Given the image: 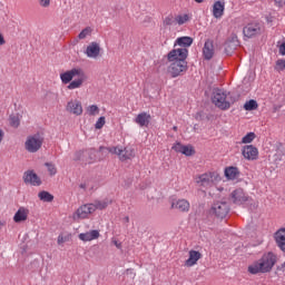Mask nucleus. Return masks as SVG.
Returning a JSON list of instances; mask_svg holds the SVG:
<instances>
[{"label":"nucleus","instance_id":"1","mask_svg":"<svg viewBox=\"0 0 285 285\" xmlns=\"http://www.w3.org/2000/svg\"><path fill=\"white\" fill-rule=\"evenodd\" d=\"M60 81L65 85H68V90H77L81 88L86 81H88V76L86 71L81 69V67H76L70 70H67L60 73Z\"/></svg>","mask_w":285,"mask_h":285},{"label":"nucleus","instance_id":"2","mask_svg":"<svg viewBox=\"0 0 285 285\" xmlns=\"http://www.w3.org/2000/svg\"><path fill=\"white\" fill-rule=\"evenodd\" d=\"M275 264H277V254L273 252L265 253L258 261L248 266L250 275H258V273H271Z\"/></svg>","mask_w":285,"mask_h":285},{"label":"nucleus","instance_id":"3","mask_svg":"<svg viewBox=\"0 0 285 285\" xmlns=\"http://www.w3.org/2000/svg\"><path fill=\"white\" fill-rule=\"evenodd\" d=\"M212 101L216 108H219L220 110H228L233 104V98L230 97V92L223 89H215Z\"/></svg>","mask_w":285,"mask_h":285},{"label":"nucleus","instance_id":"4","mask_svg":"<svg viewBox=\"0 0 285 285\" xmlns=\"http://www.w3.org/2000/svg\"><path fill=\"white\" fill-rule=\"evenodd\" d=\"M195 181L198 186L210 188L212 186H215V184L222 181V176H219L217 171H207L196 176Z\"/></svg>","mask_w":285,"mask_h":285},{"label":"nucleus","instance_id":"5","mask_svg":"<svg viewBox=\"0 0 285 285\" xmlns=\"http://www.w3.org/2000/svg\"><path fill=\"white\" fill-rule=\"evenodd\" d=\"M100 150H108L111 155H117L120 161H128V159H134L135 157V149L132 147H100Z\"/></svg>","mask_w":285,"mask_h":285},{"label":"nucleus","instance_id":"6","mask_svg":"<svg viewBox=\"0 0 285 285\" xmlns=\"http://www.w3.org/2000/svg\"><path fill=\"white\" fill-rule=\"evenodd\" d=\"M43 146V136L40 134L31 135L24 142V148L28 153H39Z\"/></svg>","mask_w":285,"mask_h":285},{"label":"nucleus","instance_id":"7","mask_svg":"<svg viewBox=\"0 0 285 285\" xmlns=\"http://www.w3.org/2000/svg\"><path fill=\"white\" fill-rule=\"evenodd\" d=\"M229 202L236 206H243V204L250 202V196L243 188H237L230 193Z\"/></svg>","mask_w":285,"mask_h":285},{"label":"nucleus","instance_id":"8","mask_svg":"<svg viewBox=\"0 0 285 285\" xmlns=\"http://www.w3.org/2000/svg\"><path fill=\"white\" fill-rule=\"evenodd\" d=\"M186 59H188V49L186 48L173 49L167 55L169 63H179V61H186Z\"/></svg>","mask_w":285,"mask_h":285},{"label":"nucleus","instance_id":"9","mask_svg":"<svg viewBox=\"0 0 285 285\" xmlns=\"http://www.w3.org/2000/svg\"><path fill=\"white\" fill-rule=\"evenodd\" d=\"M188 70V62L187 61H178V62H170V66L167 69V72L173 77V79L177 77H181L184 72Z\"/></svg>","mask_w":285,"mask_h":285},{"label":"nucleus","instance_id":"10","mask_svg":"<svg viewBox=\"0 0 285 285\" xmlns=\"http://www.w3.org/2000/svg\"><path fill=\"white\" fill-rule=\"evenodd\" d=\"M66 112L75 117H81L83 115V105L79 99H71L66 105Z\"/></svg>","mask_w":285,"mask_h":285},{"label":"nucleus","instance_id":"11","mask_svg":"<svg viewBox=\"0 0 285 285\" xmlns=\"http://www.w3.org/2000/svg\"><path fill=\"white\" fill-rule=\"evenodd\" d=\"M240 153L247 161H257L259 159V149L253 145L243 146Z\"/></svg>","mask_w":285,"mask_h":285},{"label":"nucleus","instance_id":"12","mask_svg":"<svg viewBox=\"0 0 285 285\" xmlns=\"http://www.w3.org/2000/svg\"><path fill=\"white\" fill-rule=\"evenodd\" d=\"M92 213H95V206L91 204H85L76 210L73 219L75 222H78V219H88Z\"/></svg>","mask_w":285,"mask_h":285},{"label":"nucleus","instance_id":"13","mask_svg":"<svg viewBox=\"0 0 285 285\" xmlns=\"http://www.w3.org/2000/svg\"><path fill=\"white\" fill-rule=\"evenodd\" d=\"M243 33L247 39H253V37L262 35V24L259 22H249L243 28Z\"/></svg>","mask_w":285,"mask_h":285},{"label":"nucleus","instance_id":"14","mask_svg":"<svg viewBox=\"0 0 285 285\" xmlns=\"http://www.w3.org/2000/svg\"><path fill=\"white\" fill-rule=\"evenodd\" d=\"M85 55L88 59H99L101 56V47L99 46V42L89 43L86 48Z\"/></svg>","mask_w":285,"mask_h":285},{"label":"nucleus","instance_id":"15","mask_svg":"<svg viewBox=\"0 0 285 285\" xmlns=\"http://www.w3.org/2000/svg\"><path fill=\"white\" fill-rule=\"evenodd\" d=\"M171 209L178 210V213H189L190 202L186 198H179L171 202Z\"/></svg>","mask_w":285,"mask_h":285},{"label":"nucleus","instance_id":"16","mask_svg":"<svg viewBox=\"0 0 285 285\" xmlns=\"http://www.w3.org/2000/svg\"><path fill=\"white\" fill-rule=\"evenodd\" d=\"M22 179L24 184L29 186H39L41 184V178L35 173V170H27L23 173Z\"/></svg>","mask_w":285,"mask_h":285},{"label":"nucleus","instance_id":"17","mask_svg":"<svg viewBox=\"0 0 285 285\" xmlns=\"http://www.w3.org/2000/svg\"><path fill=\"white\" fill-rule=\"evenodd\" d=\"M212 210L219 219H224V217L228 215V210H230V208L227 203H216L212 207Z\"/></svg>","mask_w":285,"mask_h":285},{"label":"nucleus","instance_id":"18","mask_svg":"<svg viewBox=\"0 0 285 285\" xmlns=\"http://www.w3.org/2000/svg\"><path fill=\"white\" fill-rule=\"evenodd\" d=\"M225 10H226V2L224 0L215 1L212 9L214 19H222V17H224Z\"/></svg>","mask_w":285,"mask_h":285},{"label":"nucleus","instance_id":"19","mask_svg":"<svg viewBox=\"0 0 285 285\" xmlns=\"http://www.w3.org/2000/svg\"><path fill=\"white\" fill-rule=\"evenodd\" d=\"M92 150H79L75 153V161H85L86 164H92Z\"/></svg>","mask_w":285,"mask_h":285},{"label":"nucleus","instance_id":"20","mask_svg":"<svg viewBox=\"0 0 285 285\" xmlns=\"http://www.w3.org/2000/svg\"><path fill=\"white\" fill-rule=\"evenodd\" d=\"M150 119H151L150 114L144 111L136 116L135 124L140 126V128H144V127L148 128V126L150 125Z\"/></svg>","mask_w":285,"mask_h":285},{"label":"nucleus","instance_id":"21","mask_svg":"<svg viewBox=\"0 0 285 285\" xmlns=\"http://www.w3.org/2000/svg\"><path fill=\"white\" fill-rule=\"evenodd\" d=\"M100 235L99 230L91 229L87 233H80L78 239H80V242H94V239H99Z\"/></svg>","mask_w":285,"mask_h":285},{"label":"nucleus","instance_id":"22","mask_svg":"<svg viewBox=\"0 0 285 285\" xmlns=\"http://www.w3.org/2000/svg\"><path fill=\"white\" fill-rule=\"evenodd\" d=\"M199 259H202V253L191 249L189 250L188 259L185 261V266H187V268H193V266H196Z\"/></svg>","mask_w":285,"mask_h":285},{"label":"nucleus","instance_id":"23","mask_svg":"<svg viewBox=\"0 0 285 285\" xmlns=\"http://www.w3.org/2000/svg\"><path fill=\"white\" fill-rule=\"evenodd\" d=\"M274 239L277 245V247L285 253V228H279L275 234H274Z\"/></svg>","mask_w":285,"mask_h":285},{"label":"nucleus","instance_id":"24","mask_svg":"<svg viewBox=\"0 0 285 285\" xmlns=\"http://www.w3.org/2000/svg\"><path fill=\"white\" fill-rule=\"evenodd\" d=\"M28 215H30V210L26 207H20L13 216V222L16 224H21V222H27Z\"/></svg>","mask_w":285,"mask_h":285},{"label":"nucleus","instance_id":"25","mask_svg":"<svg viewBox=\"0 0 285 285\" xmlns=\"http://www.w3.org/2000/svg\"><path fill=\"white\" fill-rule=\"evenodd\" d=\"M224 175L228 181H235L240 175L239 168L235 166L226 167L224 170Z\"/></svg>","mask_w":285,"mask_h":285},{"label":"nucleus","instance_id":"26","mask_svg":"<svg viewBox=\"0 0 285 285\" xmlns=\"http://www.w3.org/2000/svg\"><path fill=\"white\" fill-rule=\"evenodd\" d=\"M203 55L205 59L210 60L212 57L215 55V47L213 45V41L207 40L203 48Z\"/></svg>","mask_w":285,"mask_h":285},{"label":"nucleus","instance_id":"27","mask_svg":"<svg viewBox=\"0 0 285 285\" xmlns=\"http://www.w3.org/2000/svg\"><path fill=\"white\" fill-rule=\"evenodd\" d=\"M175 46H181L183 48H190V46H193V38L180 37L176 40Z\"/></svg>","mask_w":285,"mask_h":285},{"label":"nucleus","instance_id":"28","mask_svg":"<svg viewBox=\"0 0 285 285\" xmlns=\"http://www.w3.org/2000/svg\"><path fill=\"white\" fill-rule=\"evenodd\" d=\"M175 21L177 26H184V23H188L190 21V14L180 13L175 17Z\"/></svg>","mask_w":285,"mask_h":285},{"label":"nucleus","instance_id":"29","mask_svg":"<svg viewBox=\"0 0 285 285\" xmlns=\"http://www.w3.org/2000/svg\"><path fill=\"white\" fill-rule=\"evenodd\" d=\"M110 202L108 200H95L91 206H94V213L95 210H105V208H108V205Z\"/></svg>","mask_w":285,"mask_h":285},{"label":"nucleus","instance_id":"30","mask_svg":"<svg viewBox=\"0 0 285 285\" xmlns=\"http://www.w3.org/2000/svg\"><path fill=\"white\" fill-rule=\"evenodd\" d=\"M38 197H39V200L40 202H47V203H50L55 199V196H52V194L43 190V191H40L38 194Z\"/></svg>","mask_w":285,"mask_h":285},{"label":"nucleus","instance_id":"31","mask_svg":"<svg viewBox=\"0 0 285 285\" xmlns=\"http://www.w3.org/2000/svg\"><path fill=\"white\" fill-rule=\"evenodd\" d=\"M91 36H92V27H86L78 35V39L83 40V39H88V37H91Z\"/></svg>","mask_w":285,"mask_h":285},{"label":"nucleus","instance_id":"32","mask_svg":"<svg viewBox=\"0 0 285 285\" xmlns=\"http://www.w3.org/2000/svg\"><path fill=\"white\" fill-rule=\"evenodd\" d=\"M86 112L89 117H96V115H99V107L97 105H90L86 108Z\"/></svg>","mask_w":285,"mask_h":285},{"label":"nucleus","instance_id":"33","mask_svg":"<svg viewBox=\"0 0 285 285\" xmlns=\"http://www.w3.org/2000/svg\"><path fill=\"white\" fill-rule=\"evenodd\" d=\"M9 124L12 128H19V126L21 124V119H19V116H17V115H11L9 117Z\"/></svg>","mask_w":285,"mask_h":285},{"label":"nucleus","instance_id":"34","mask_svg":"<svg viewBox=\"0 0 285 285\" xmlns=\"http://www.w3.org/2000/svg\"><path fill=\"white\" fill-rule=\"evenodd\" d=\"M255 132H248L242 138V144H253L255 141Z\"/></svg>","mask_w":285,"mask_h":285},{"label":"nucleus","instance_id":"35","mask_svg":"<svg viewBox=\"0 0 285 285\" xmlns=\"http://www.w3.org/2000/svg\"><path fill=\"white\" fill-rule=\"evenodd\" d=\"M181 155H185L186 157H193V155H195V149L193 146H184Z\"/></svg>","mask_w":285,"mask_h":285},{"label":"nucleus","instance_id":"36","mask_svg":"<svg viewBox=\"0 0 285 285\" xmlns=\"http://www.w3.org/2000/svg\"><path fill=\"white\" fill-rule=\"evenodd\" d=\"M244 108L246 110H257V101L252 99L245 102Z\"/></svg>","mask_w":285,"mask_h":285},{"label":"nucleus","instance_id":"37","mask_svg":"<svg viewBox=\"0 0 285 285\" xmlns=\"http://www.w3.org/2000/svg\"><path fill=\"white\" fill-rule=\"evenodd\" d=\"M104 126H106V117L101 116L96 121L95 128H96V130H101V128H104Z\"/></svg>","mask_w":285,"mask_h":285},{"label":"nucleus","instance_id":"38","mask_svg":"<svg viewBox=\"0 0 285 285\" xmlns=\"http://www.w3.org/2000/svg\"><path fill=\"white\" fill-rule=\"evenodd\" d=\"M164 26H175L176 20L173 16H167L164 21H163Z\"/></svg>","mask_w":285,"mask_h":285},{"label":"nucleus","instance_id":"39","mask_svg":"<svg viewBox=\"0 0 285 285\" xmlns=\"http://www.w3.org/2000/svg\"><path fill=\"white\" fill-rule=\"evenodd\" d=\"M49 175L53 176L57 173V166L52 163H46Z\"/></svg>","mask_w":285,"mask_h":285},{"label":"nucleus","instance_id":"40","mask_svg":"<svg viewBox=\"0 0 285 285\" xmlns=\"http://www.w3.org/2000/svg\"><path fill=\"white\" fill-rule=\"evenodd\" d=\"M276 70L282 71L285 70V60L284 59H279L276 61Z\"/></svg>","mask_w":285,"mask_h":285},{"label":"nucleus","instance_id":"41","mask_svg":"<svg viewBox=\"0 0 285 285\" xmlns=\"http://www.w3.org/2000/svg\"><path fill=\"white\" fill-rule=\"evenodd\" d=\"M171 148H173V150H175V153L184 151V145H181L180 142H176Z\"/></svg>","mask_w":285,"mask_h":285},{"label":"nucleus","instance_id":"42","mask_svg":"<svg viewBox=\"0 0 285 285\" xmlns=\"http://www.w3.org/2000/svg\"><path fill=\"white\" fill-rule=\"evenodd\" d=\"M40 8H50L51 0H38Z\"/></svg>","mask_w":285,"mask_h":285},{"label":"nucleus","instance_id":"43","mask_svg":"<svg viewBox=\"0 0 285 285\" xmlns=\"http://www.w3.org/2000/svg\"><path fill=\"white\" fill-rule=\"evenodd\" d=\"M276 8H284L285 0H274Z\"/></svg>","mask_w":285,"mask_h":285},{"label":"nucleus","instance_id":"44","mask_svg":"<svg viewBox=\"0 0 285 285\" xmlns=\"http://www.w3.org/2000/svg\"><path fill=\"white\" fill-rule=\"evenodd\" d=\"M279 55H282L283 57H285V42H283V43L279 46Z\"/></svg>","mask_w":285,"mask_h":285},{"label":"nucleus","instance_id":"45","mask_svg":"<svg viewBox=\"0 0 285 285\" xmlns=\"http://www.w3.org/2000/svg\"><path fill=\"white\" fill-rule=\"evenodd\" d=\"M126 273H127V275H130V277H132V279H135V277L137 276V274L132 269H127Z\"/></svg>","mask_w":285,"mask_h":285},{"label":"nucleus","instance_id":"46","mask_svg":"<svg viewBox=\"0 0 285 285\" xmlns=\"http://www.w3.org/2000/svg\"><path fill=\"white\" fill-rule=\"evenodd\" d=\"M0 46H6V38L3 37V33H0Z\"/></svg>","mask_w":285,"mask_h":285},{"label":"nucleus","instance_id":"47","mask_svg":"<svg viewBox=\"0 0 285 285\" xmlns=\"http://www.w3.org/2000/svg\"><path fill=\"white\" fill-rule=\"evenodd\" d=\"M66 239L62 235L58 236V244H65Z\"/></svg>","mask_w":285,"mask_h":285},{"label":"nucleus","instance_id":"48","mask_svg":"<svg viewBox=\"0 0 285 285\" xmlns=\"http://www.w3.org/2000/svg\"><path fill=\"white\" fill-rule=\"evenodd\" d=\"M80 188H82V190H86V188H88V185L86 183L80 184Z\"/></svg>","mask_w":285,"mask_h":285},{"label":"nucleus","instance_id":"49","mask_svg":"<svg viewBox=\"0 0 285 285\" xmlns=\"http://www.w3.org/2000/svg\"><path fill=\"white\" fill-rule=\"evenodd\" d=\"M6 226V222L0 219V228H3Z\"/></svg>","mask_w":285,"mask_h":285},{"label":"nucleus","instance_id":"50","mask_svg":"<svg viewBox=\"0 0 285 285\" xmlns=\"http://www.w3.org/2000/svg\"><path fill=\"white\" fill-rule=\"evenodd\" d=\"M115 246H117V248H121V244L115 242Z\"/></svg>","mask_w":285,"mask_h":285},{"label":"nucleus","instance_id":"51","mask_svg":"<svg viewBox=\"0 0 285 285\" xmlns=\"http://www.w3.org/2000/svg\"><path fill=\"white\" fill-rule=\"evenodd\" d=\"M194 1H196V3H204V1L206 0H194Z\"/></svg>","mask_w":285,"mask_h":285},{"label":"nucleus","instance_id":"52","mask_svg":"<svg viewBox=\"0 0 285 285\" xmlns=\"http://www.w3.org/2000/svg\"><path fill=\"white\" fill-rule=\"evenodd\" d=\"M173 130H174L175 132H177V126H174V127H173Z\"/></svg>","mask_w":285,"mask_h":285},{"label":"nucleus","instance_id":"53","mask_svg":"<svg viewBox=\"0 0 285 285\" xmlns=\"http://www.w3.org/2000/svg\"><path fill=\"white\" fill-rule=\"evenodd\" d=\"M125 219H126V222H130V218H129V217H126Z\"/></svg>","mask_w":285,"mask_h":285}]
</instances>
